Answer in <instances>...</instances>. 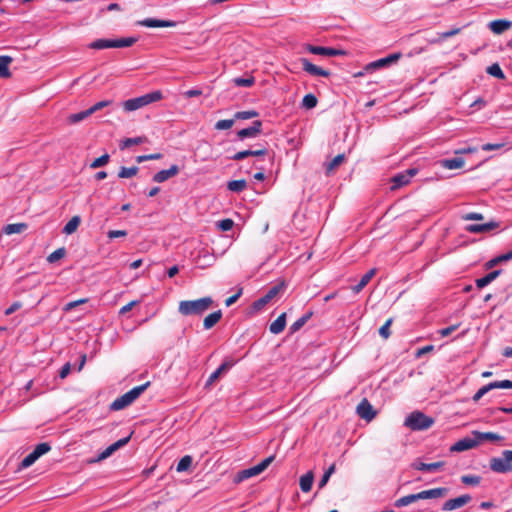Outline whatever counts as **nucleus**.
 <instances>
[{"label": "nucleus", "instance_id": "nucleus-42", "mask_svg": "<svg viewBox=\"0 0 512 512\" xmlns=\"http://www.w3.org/2000/svg\"><path fill=\"white\" fill-rule=\"evenodd\" d=\"M486 72L497 79H505V74L498 63H493L492 65L488 66Z\"/></svg>", "mask_w": 512, "mask_h": 512}, {"label": "nucleus", "instance_id": "nucleus-51", "mask_svg": "<svg viewBox=\"0 0 512 512\" xmlns=\"http://www.w3.org/2000/svg\"><path fill=\"white\" fill-rule=\"evenodd\" d=\"M235 119L234 117L232 119H223L219 120L215 124L216 130H227L230 129L234 125Z\"/></svg>", "mask_w": 512, "mask_h": 512}, {"label": "nucleus", "instance_id": "nucleus-48", "mask_svg": "<svg viewBox=\"0 0 512 512\" xmlns=\"http://www.w3.org/2000/svg\"><path fill=\"white\" fill-rule=\"evenodd\" d=\"M336 470V466L335 464L333 463L323 474L321 480L319 481L318 483V487L321 489L323 488L327 482L329 481L331 475L335 472Z\"/></svg>", "mask_w": 512, "mask_h": 512}, {"label": "nucleus", "instance_id": "nucleus-41", "mask_svg": "<svg viewBox=\"0 0 512 512\" xmlns=\"http://www.w3.org/2000/svg\"><path fill=\"white\" fill-rule=\"evenodd\" d=\"M90 115H92V114L89 111V109H87L85 111H81V112L69 115L67 118V121L69 124H77V123L85 120Z\"/></svg>", "mask_w": 512, "mask_h": 512}, {"label": "nucleus", "instance_id": "nucleus-52", "mask_svg": "<svg viewBox=\"0 0 512 512\" xmlns=\"http://www.w3.org/2000/svg\"><path fill=\"white\" fill-rule=\"evenodd\" d=\"M481 481V477L477 475H463L461 482L465 485H478Z\"/></svg>", "mask_w": 512, "mask_h": 512}, {"label": "nucleus", "instance_id": "nucleus-5", "mask_svg": "<svg viewBox=\"0 0 512 512\" xmlns=\"http://www.w3.org/2000/svg\"><path fill=\"white\" fill-rule=\"evenodd\" d=\"M136 37H127L119 39H97L91 42L88 47L90 49H106V48H125L131 47L137 42Z\"/></svg>", "mask_w": 512, "mask_h": 512}, {"label": "nucleus", "instance_id": "nucleus-37", "mask_svg": "<svg viewBox=\"0 0 512 512\" xmlns=\"http://www.w3.org/2000/svg\"><path fill=\"white\" fill-rule=\"evenodd\" d=\"M420 500L419 493L409 494L397 499L394 503L395 507L401 508L410 505L416 501Z\"/></svg>", "mask_w": 512, "mask_h": 512}, {"label": "nucleus", "instance_id": "nucleus-19", "mask_svg": "<svg viewBox=\"0 0 512 512\" xmlns=\"http://www.w3.org/2000/svg\"><path fill=\"white\" fill-rule=\"evenodd\" d=\"M130 438H131V435H129L127 437H124L122 439H119L118 441H116L112 445L108 446L104 451H102L99 454V456L96 459V461H101V460H104V459L108 458L109 456H111L116 450H118L119 448L125 446L129 442Z\"/></svg>", "mask_w": 512, "mask_h": 512}, {"label": "nucleus", "instance_id": "nucleus-28", "mask_svg": "<svg viewBox=\"0 0 512 512\" xmlns=\"http://www.w3.org/2000/svg\"><path fill=\"white\" fill-rule=\"evenodd\" d=\"M502 273L501 269L491 271L487 275H485L482 278H478L475 281V284L477 288L481 289L490 284L492 281H494L500 274Z\"/></svg>", "mask_w": 512, "mask_h": 512}, {"label": "nucleus", "instance_id": "nucleus-61", "mask_svg": "<svg viewBox=\"0 0 512 512\" xmlns=\"http://www.w3.org/2000/svg\"><path fill=\"white\" fill-rule=\"evenodd\" d=\"M461 31V28H452L448 31H444V32H441V33H438L439 35V38L442 39V40H445L447 38H450L452 36H455L457 34H459Z\"/></svg>", "mask_w": 512, "mask_h": 512}, {"label": "nucleus", "instance_id": "nucleus-16", "mask_svg": "<svg viewBox=\"0 0 512 512\" xmlns=\"http://www.w3.org/2000/svg\"><path fill=\"white\" fill-rule=\"evenodd\" d=\"M139 25L148 27V28H166V27H175L177 23L172 20H160L155 18H146L144 20L139 21Z\"/></svg>", "mask_w": 512, "mask_h": 512}, {"label": "nucleus", "instance_id": "nucleus-40", "mask_svg": "<svg viewBox=\"0 0 512 512\" xmlns=\"http://www.w3.org/2000/svg\"><path fill=\"white\" fill-rule=\"evenodd\" d=\"M247 187V182L244 179L232 180L227 183V188L231 192L240 193Z\"/></svg>", "mask_w": 512, "mask_h": 512}, {"label": "nucleus", "instance_id": "nucleus-32", "mask_svg": "<svg viewBox=\"0 0 512 512\" xmlns=\"http://www.w3.org/2000/svg\"><path fill=\"white\" fill-rule=\"evenodd\" d=\"M376 274V268H372L369 271H367L360 279L359 283L352 287L353 292L359 293L373 278V276Z\"/></svg>", "mask_w": 512, "mask_h": 512}, {"label": "nucleus", "instance_id": "nucleus-6", "mask_svg": "<svg viewBox=\"0 0 512 512\" xmlns=\"http://www.w3.org/2000/svg\"><path fill=\"white\" fill-rule=\"evenodd\" d=\"M274 459H275V456H273V455L269 456V457L263 459L259 464L239 471L235 475L233 482L235 484H239L249 478H252L254 476L261 474L263 471H265L269 467V465L274 461Z\"/></svg>", "mask_w": 512, "mask_h": 512}, {"label": "nucleus", "instance_id": "nucleus-2", "mask_svg": "<svg viewBox=\"0 0 512 512\" xmlns=\"http://www.w3.org/2000/svg\"><path fill=\"white\" fill-rule=\"evenodd\" d=\"M150 386V382H146L142 385L136 386L123 394L122 396L116 398L111 404L110 409L112 411L122 410L129 405H131L148 387Z\"/></svg>", "mask_w": 512, "mask_h": 512}, {"label": "nucleus", "instance_id": "nucleus-20", "mask_svg": "<svg viewBox=\"0 0 512 512\" xmlns=\"http://www.w3.org/2000/svg\"><path fill=\"white\" fill-rule=\"evenodd\" d=\"M300 61H301L303 70L313 76L328 77L330 75L329 71L324 70L321 67L314 65L306 58H302Z\"/></svg>", "mask_w": 512, "mask_h": 512}, {"label": "nucleus", "instance_id": "nucleus-63", "mask_svg": "<svg viewBox=\"0 0 512 512\" xmlns=\"http://www.w3.org/2000/svg\"><path fill=\"white\" fill-rule=\"evenodd\" d=\"M88 301V299L86 298H83V299H79V300H76V301H71V302H68L67 304H65L63 310L68 312V311H71L73 310L75 307H77L78 305L80 304H84Z\"/></svg>", "mask_w": 512, "mask_h": 512}, {"label": "nucleus", "instance_id": "nucleus-46", "mask_svg": "<svg viewBox=\"0 0 512 512\" xmlns=\"http://www.w3.org/2000/svg\"><path fill=\"white\" fill-rule=\"evenodd\" d=\"M259 113L256 110L239 111L234 114L235 120H247L258 117Z\"/></svg>", "mask_w": 512, "mask_h": 512}, {"label": "nucleus", "instance_id": "nucleus-3", "mask_svg": "<svg viewBox=\"0 0 512 512\" xmlns=\"http://www.w3.org/2000/svg\"><path fill=\"white\" fill-rule=\"evenodd\" d=\"M163 94L160 90H156L145 95L128 99L122 103L123 108L127 112L138 110L151 103L162 100Z\"/></svg>", "mask_w": 512, "mask_h": 512}, {"label": "nucleus", "instance_id": "nucleus-60", "mask_svg": "<svg viewBox=\"0 0 512 512\" xmlns=\"http://www.w3.org/2000/svg\"><path fill=\"white\" fill-rule=\"evenodd\" d=\"M506 142H498V143H486L481 146L483 151H491V150H499L505 147Z\"/></svg>", "mask_w": 512, "mask_h": 512}, {"label": "nucleus", "instance_id": "nucleus-15", "mask_svg": "<svg viewBox=\"0 0 512 512\" xmlns=\"http://www.w3.org/2000/svg\"><path fill=\"white\" fill-rule=\"evenodd\" d=\"M471 496L469 494H464V495H461L459 497H456V498H453V499H449L447 500L442 509L443 510H447V511H451V510H455V509H458V508H461L463 507L464 505L468 504L470 501H471Z\"/></svg>", "mask_w": 512, "mask_h": 512}, {"label": "nucleus", "instance_id": "nucleus-31", "mask_svg": "<svg viewBox=\"0 0 512 512\" xmlns=\"http://www.w3.org/2000/svg\"><path fill=\"white\" fill-rule=\"evenodd\" d=\"M13 58L7 55H0V78H9L11 72L9 65L12 63Z\"/></svg>", "mask_w": 512, "mask_h": 512}, {"label": "nucleus", "instance_id": "nucleus-17", "mask_svg": "<svg viewBox=\"0 0 512 512\" xmlns=\"http://www.w3.org/2000/svg\"><path fill=\"white\" fill-rule=\"evenodd\" d=\"M267 154H268L267 148L262 146L261 148L256 149V150L248 149V150L239 151V152L235 153L233 156H231L230 159L234 160V161H240L249 156L263 157V156H266Z\"/></svg>", "mask_w": 512, "mask_h": 512}, {"label": "nucleus", "instance_id": "nucleus-43", "mask_svg": "<svg viewBox=\"0 0 512 512\" xmlns=\"http://www.w3.org/2000/svg\"><path fill=\"white\" fill-rule=\"evenodd\" d=\"M318 100L312 93L306 94L302 100V107L305 109H313L317 106Z\"/></svg>", "mask_w": 512, "mask_h": 512}, {"label": "nucleus", "instance_id": "nucleus-50", "mask_svg": "<svg viewBox=\"0 0 512 512\" xmlns=\"http://www.w3.org/2000/svg\"><path fill=\"white\" fill-rule=\"evenodd\" d=\"M110 156L109 154L105 153L104 155L100 156L99 158H96L91 164L90 168L96 169L99 167L105 166L109 162Z\"/></svg>", "mask_w": 512, "mask_h": 512}, {"label": "nucleus", "instance_id": "nucleus-23", "mask_svg": "<svg viewBox=\"0 0 512 512\" xmlns=\"http://www.w3.org/2000/svg\"><path fill=\"white\" fill-rule=\"evenodd\" d=\"M488 27L494 34L499 35L512 27V21L505 19L493 20L489 22Z\"/></svg>", "mask_w": 512, "mask_h": 512}, {"label": "nucleus", "instance_id": "nucleus-35", "mask_svg": "<svg viewBox=\"0 0 512 512\" xmlns=\"http://www.w3.org/2000/svg\"><path fill=\"white\" fill-rule=\"evenodd\" d=\"M312 315H313V312L309 311L306 314H304L302 317L297 319L289 328L290 334H294L297 331H299L308 322V320L312 317Z\"/></svg>", "mask_w": 512, "mask_h": 512}, {"label": "nucleus", "instance_id": "nucleus-38", "mask_svg": "<svg viewBox=\"0 0 512 512\" xmlns=\"http://www.w3.org/2000/svg\"><path fill=\"white\" fill-rule=\"evenodd\" d=\"M147 142V138L145 136H138L134 138H126L123 141H121L119 147L121 150H124L126 148H129L133 145H140Z\"/></svg>", "mask_w": 512, "mask_h": 512}, {"label": "nucleus", "instance_id": "nucleus-33", "mask_svg": "<svg viewBox=\"0 0 512 512\" xmlns=\"http://www.w3.org/2000/svg\"><path fill=\"white\" fill-rule=\"evenodd\" d=\"M511 259H512V249L507 253L501 254V255L494 257L491 260L487 261L485 263V268L491 269V268L495 267L496 265H498L502 262H507Z\"/></svg>", "mask_w": 512, "mask_h": 512}, {"label": "nucleus", "instance_id": "nucleus-36", "mask_svg": "<svg viewBox=\"0 0 512 512\" xmlns=\"http://www.w3.org/2000/svg\"><path fill=\"white\" fill-rule=\"evenodd\" d=\"M28 228L26 223H13L8 224L4 227L3 232L6 235L19 234L24 232Z\"/></svg>", "mask_w": 512, "mask_h": 512}, {"label": "nucleus", "instance_id": "nucleus-9", "mask_svg": "<svg viewBox=\"0 0 512 512\" xmlns=\"http://www.w3.org/2000/svg\"><path fill=\"white\" fill-rule=\"evenodd\" d=\"M512 389L511 380L494 381L481 387L472 397L474 402H478L486 393L493 389Z\"/></svg>", "mask_w": 512, "mask_h": 512}, {"label": "nucleus", "instance_id": "nucleus-30", "mask_svg": "<svg viewBox=\"0 0 512 512\" xmlns=\"http://www.w3.org/2000/svg\"><path fill=\"white\" fill-rule=\"evenodd\" d=\"M473 436L476 437L477 441H479V444L485 440L487 441H500L503 439L502 436H500L497 433L494 432H479V431H473Z\"/></svg>", "mask_w": 512, "mask_h": 512}, {"label": "nucleus", "instance_id": "nucleus-59", "mask_svg": "<svg viewBox=\"0 0 512 512\" xmlns=\"http://www.w3.org/2000/svg\"><path fill=\"white\" fill-rule=\"evenodd\" d=\"M162 158V154L155 153V154H149V155H139L136 157L137 163H142L149 160H158Z\"/></svg>", "mask_w": 512, "mask_h": 512}, {"label": "nucleus", "instance_id": "nucleus-22", "mask_svg": "<svg viewBox=\"0 0 512 512\" xmlns=\"http://www.w3.org/2000/svg\"><path fill=\"white\" fill-rule=\"evenodd\" d=\"M178 173L179 167L177 165H172L169 169L161 170L154 174L153 181L157 183H162L176 176Z\"/></svg>", "mask_w": 512, "mask_h": 512}, {"label": "nucleus", "instance_id": "nucleus-53", "mask_svg": "<svg viewBox=\"0 0 512 512\" xmlns=\"http://www.w3.org/2000/svg\"><path fill=\"white\" fill-rule=\"evenodd\" d=\"M393 322V319L392 318H389L385 324L383 326L380 327L379 329V335L384 338V339H388L391 335V332H390V326Z\"/></svg>", "mask_w": 512, "mask_h": 512}, {"label": "nucleus", "instance_id": "nucleus-8", "mask_svg": "<svg viewBox=\"0 0 512 512\" xmlns=\"http://www.w3.org/2000/svg\"><path fill=\"white\" fill-rule=\"evenodd\" d=\"M286 288V284L284 281L272 286L262 297L253 302L252 308L255 311H260L263 309L269 302H271L277 295L283 292Z\"/></svg>", "mask_w": 512, "mask_h": 512}, {"label": "nucleus", "instance_id": "nucleus-4", "mask_svg": "<svg viewBox=\"0 0 512 512\" xmlns=\"http://www.w3.org/2000/svg\"><path fill=\"white\" fill-rule=\"evenodd\" d=\"M434 424V419L425 415L420 411L410 413L405 421L404 426L412 431H423L429 429Z\"/></svg>", "mask_w": 512, "mask_h": 512}, {"label": "nucleus", "instance_id": "nucleus-1", "mask_svg": "<svg viewBox=\"0 0 512 512\" xmlns=\"http://www.w3.org/2000/svg\"><path fill=\"white\" fill-rule=\"evenodd\" d=\"M214 304L210 296L196 300H184L179 303L178 311L183 316H201Z\"/></svg>", "mask_w": 512, "mask_h": 512}, {"label": "nucleus", "instance_id": "nucleus-26", "mask_svg": "<svg viewBox=\"0 0 512 512\" xmlns=\"http://www.w3.org/2000/svg\"><path fill=\"white\" fill-rule=\"evenodd\" d=\"M440 165L443 168L453 170V169H459L462 168L465 164V160L462 157H454L451 159H443L440 160Z\"/></svg>", "mask_w": 512, "mask_h": 512}, {"label": "nucleus", "instance_id": "nucleus-11", "mask_svg": "<svg viewBox=\"0 0 512 512\" xmlns=\"http://www.w3.org/2000/svg\"><path fill=\"white\" fill-rule=\"evenodd\" d=\"M356 412L361 419L368 422L373 420L376 416V410L366 398L362 399L357 405Z\"/></svg>", "mask_w": 512, "mask_h": 512}, {"label": "nucleus", "instance_id": "nucleus-13", "mask_svg": "<svg viewBox=\"0 0 512 512\" xmlns=\"http://www.w3.org/2000/svg\"><path fill=\"white\" fill-rule=\"evenodd\" d=\"M262 121L255 120L252 125L248 128L241 129L237 132V137L240 140L246 138H254L262 132Z\"/></svg>", "mask_w": 512, "mask_h": 512}, {"label": "nucleus", "instance_id": "nucleus-21", "mask_svg": "<svg viewBox=\"0 0 512 512\" xmlns=\"http://www.w3.org/2000/svg\"><path fill=\"white\" fill-rule=\"evenodd\" d=\"M234 365L233 361H224L207 379L205 388L210 387L213 383L219 379V377L227 372Z\"/></svg>", "mask_w": 512, "mask_h": 512}, {"label": "nucleus", "instance_id": "nucleus-25", "mask_svg": "<svg viewBox=\"0 0 512 512\" xmlns=\"http://www.w3.org/2000/svg\"><path fill=\"white\" fill-rule=\"evenodd\" d=\"M448 493V489L444 487L434 488L430 490H424L419 492L420 500L423 499H436L444 497Z\"/></svg>", "mask_w": 512, "mask_h": 512}, {"label": "nucleus", "instance_id": "nucleus-10", "mask_svg": "<svg viewBox=\"0 0 512 512\" xmlns=\"http://www.w3.org/2000/svg\"><path fill=\"white\" fill-rule=\"evenodd\" d=\"M417 174V169L411 168L406 170L405 172L398 173L391 179V190L399 189L400 187L407 185L411 178Z\"/></svg>", "mask_w": 512, "mask_h": 512}, {"label": "nucleus", "instance_id": "nucleus-12", "mask_svg": "<svg viewBox=\"0 0 512 512\" xmlns=\"http://www.w3.org/2000/svg\"><path fill=\"white\" fill-rule=\"evenodd\" d=\"M306 49L308 52L315 54V55H322V56H329V57L346 55V52L344 50L336 49V48H332V47L314 46V45L309 44V45H307Z\"/></svg>", "mask_w": 512, "mask_h": 512}, {"label": "nucleus", "instance_id": "nucleus-58", "mask_svg": "<svg viewBox=\"0 0 512 512\" xmlns=\"http://www.w3.org/2000/svg\"><path fill=\"white\" fill-rule=\"evenodd\" d=\"M233 225V220L229 218L217 222V227L223 232L231 230L233 228Z\"/></svg>", "mask_w": 512, "mask_h": 512}, {"label": "nucleus", "instance_id": "nucleus-24", "mask_svg": "<svg viewBox=\"0 0 512 512\" xmlns=\"http://www.w3.org/2000/svg\"><path fill=\"white\" fill-rule=\"evenodd\" d=\"M498 227V223L491 221L485 224H470L466 226V231L470 233H484L489 232Z\"/></svg>", "mask_w": 512, "mask_h": 512}, {"label": "nucleus", "instance_id": "nucleus-14", "mask_svg": "<svg viewBox=\"0 0 512 512\" xmlns=\"http://www.w3.org/2000/svg\"><path fill=\"white\" fill-rule=\"evenodd\" d=\"M479 445V441H477L476 437H465L463 439L458 440L456 443H454L450 451L451 452H463L466 450H470L474 447Z\"/></svg>", "mask_w": 512, "mask_h": 512}, {"label": "nucleus", "instance_id": "nucleus-55", "mask_svg": "<svg viewBox=\"0 0 512 512\" xmlns=\"http://www.w3.org/2000/svg\"><path fill=\"white\" fill-rule=\"evenodd\" d=\"M386 62H385V59L384 58H381V59H378L376 61H373L371 63H368L366 66H365V70L366 71H374L376 69H380V68H383V67H386Z\"/></svg>", "mask_w": 512, "mask_h": 512}, {"label": "nucleus", "instance_id": "nucleus-45", "mask_svg": "<svg viewBox=\"0 0 512 512\" xmlns=\"http://www.w3.org/2000/svg\"><path fill=\"white\" fill-rule=\"evenodd\" d=\"M139 171L137 166L133 167H121L118 172V177L120 178H131L135 176Z\"/></svg>", "mask_w": 512, "mask_h": 512}, {"label": "nucleus", "instance_id": "nucleus-56", "mask_svg": "<svg viewBox=\"0 0 512 512\" xmlns=\"http://www.w3.org/2000/svg\"><path fill=\"white\" fill-rule=\"evenodd\" d=\"M50 450H51V446L48 443L43 442V443H39L34 448L33 452L38 456V458H40L42 455L46 454Z\"/></svg>", "mask_w": 512, "mask_h": 512}, {"label": "nucleus", "instance_id": "nucleus-44", "mask_svg": "<svg viewBox=\"0 0 512 512\" xmlns=\"http://www.w3.org/2000/svg\"><path fill=\"white\" fill-rule=\"evenodd\" d=\"M192 457L190 455H185L182 457L176 467L177 472L187 471L192 465Z\"/></svg>", "mask_w": 512, "mask_h": 512}, {"label": "nucleus", "instance_id": "nucleus-27", "mask_svg": "<svg viewBox=\"0 0 512 512\" xmlns=\"http://www.w3.org/2000/svg\"><path fill=\"white\" fill-rule=\"evenodd\" d=\"M285 326H286V313H282L281 315H279L277 317L276 320H274L270 324L269 331L272 334L277 335V334L281 333L285 329Z\"/></svg>", "mask_w": 512, "mask_h": 512}, {"label": "nucleus", "instance_id": "nucleus-57", "mask_svg": "<svg viewBox=\"0 0 512 512\" xmlns=\"http://www.w3.org/2000/svg\"><path fill=\"white\" fill-rule=\"evenodd\" d=\"M344 154H339L335 156L327 165V172H331L336 167H338L344 161Z\"/></svg>", "mask_w": 512, "mask_h": 512}, {"label": "nucleus", "instance_id": "nucleus-18", "mask_svg": "<svg viewBox=\"0 0 512 512\" xmlns=\"http://www.w3.org/2000/svg\"><path fill=\"white\" fill-rule=\"evenodd\" d=\"M130 438H131V435H129L127 437H124L122 439H119L118 441H116L112 445L108 446L104 451H102L99 454V456L96 459V461H101V460H104V459L108 458L109 456H111L116 450H118L119 448L125 446L129 442Z\"/></svg>", "mask_w": 512, "mask_h": 512}, {"label": "nucleus", "instance_id": "nucleus-7", "mask_svg": "<svg viewBox=\"0 0 512 512\" xmlns=\"http://www.w3.org/2000/svg\"><path fill=\"white\" fill-rule=\"evenodd\" d=\"M490 469L496 473L512 472V450H504L501 457L490 460Z\"/></svg>", "mask_w": 512, "mask_h": 512}, {"label": "nucleus", "instance_id": "nucleus-34", "mask_svg": "<svg viewBox=\"0 0 512 512\" xmlns=\"http://www.w3.org/2000/svg\"><path fill=\"white\" fill-rule=\"evenodd\" d=\"M314 480V475L312 471H308L306 474L300 477L299 485L303 492L307 493L311 490L312 484Z\"/></svg>", "mask_w": 512, "mask_h": 512}, {"label": "nucleus", "instance_id": "nucleus-49", "mask_svg": "<svg viewBox=\"0 0 512 512\" xmlns=\"http://www.w3.org/2000/svg\"><path fill=\"white\" fill-rule=\"evenodd\" d=\"M233 82L238 87H250L254 84V77L250 76L248 78L237 77L233 79Z\"/></svg>", "mask_w": 512, "mask_h": 512}, {"label": "nucleus", "instance_id": "nucleus-39", "mask_svg": "<svg viewBox=\"0 0 512 512\" xmlns=\"http://www.w3.org/2000/svg\"><path fill=\"white\" fill-rule=\"evenodd\" d=\"M80 222H81V218L80 216L76 215V216H73L67 223L66 225L64 226L62 232L64 234H67V235H70L72 233H74L78 226L80 225Z\"/></svg>", "mask_w": 512, "mask_h": 512}, {"label": "nucleus", "instance_id": "nucleus-29", "mask_svg": "<svg viewBox=\"0 0 512 512\" xmlns=\"http://www.w3.org/2000/svg\"><path fill=\"white\" fill-rule=\"evenodd\" d=\"M222 318V311L217 310L209 315H207L203 320V327L205 330H210L213 328Z\"/></svg>", "mask_w": 512, "mask_h": 512}, {"label": "nucleus", "instance_id": "nucleus-64", "mask_svg": "<svg viewBox=\"0 0 512 512\" xmlns=\"http://www.w3.org/2000/svg\"><path fill=\"white\" fill-rule=\"evenodd\" d=\"M444 465H445V462H443V461L427 463L426 472L438 471L439 469L443 468Z\"/></svg>", "mask_w": 512, "mask_h": 512}, {"label": "nucleus", "instance_id": "nucleus-62", "mask_svg": "<svg viewBox=\"0 0 512 512\" xmlns=\"http://www.w3.org/2000/svg\"><path fill=\"white\" fill-rule=\"evenodd\" d=\"M110 104H111V101L103 100V101L97 102L93 106H91L89 108V111L91 112V114H93L96 111H99V110L103 109L104 107L109 106Z\"/></svg>", "mask_w": 512, "mask_h": 512}, {"label": "nucleus", "instance_id": "nucleus-47", "mask_svg": "<svg viewBox=\"0 0 512 512\" xmlns=\"http://www.w3.org/2000/svg\"><path fill=\"white\" fill-rule=\"evenodd\" d=\"M66 255V249L64 247H60L52 252L48 257L47 261L49 263H55L56 261L62 259Z\"/></svg>", "mask_w": 512, "mask_h": 512}, {"label": "nucleus", "instance_id": "nucleus-54", "mask_svg": "<svg viewBox=\"0 0 512 512\" xmlns=\"http://www.w3.org/2000/svg\"><path fill=\"white\" fill-rule=\"evenodd\" d=\"M39 459L38 456L32 451L29 453L21 462L20 467L21 468H28L32 464L36 462V460Z\"/></svg>", "mask_w": 512, "mask_h": 512}]
</instances>
